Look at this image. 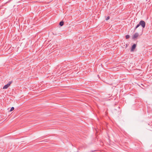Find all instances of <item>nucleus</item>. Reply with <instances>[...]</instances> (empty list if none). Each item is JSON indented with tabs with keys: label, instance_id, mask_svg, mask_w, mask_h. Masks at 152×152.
Wrapping results in <instances>:
<instances>
[{
	"label": "nucleus",
	"instance_id": "nucleus-5",
	"mask_svg": "<svg viewBox=\"0 0 152 152\" xmlns=\"http://www.w3.org/2000/svg\"><path fill=\"white\" fill-rule=\"evenodd\" d=\"M64 25V22L63 21H61L59 23V25L61 26H62Z\"/></svg>",
	"mask_w": 152,
	"mask_h": 152
},
{
	"label": "nucleus",
	"instance_id": "nucleus-10",
	"mask_svg": "<svg viewBox=\"0 0 152 152\" xmlns=\"http://www.w3.org/2000/svg\"><path fill=\"white\" fill-rule=\"evenodd\" d=\"M140 26V25L139 23L137 25V26H136V27H137V28H138V27H139Z\"/></svg>",
	"mask_w": 152,
	"mask_h": 152
},
{
	"label": "nucleus",
	"instance_id": "nucleus-7",
	"mask_svg": "<svg viewBox=\"0 0 152 152\" xmlns=\"http://www.w3.org/2000/svg\"><path fill=\"white\" fill-rule=\"evenodd\" d=\"M14 109V108L13 107H12L10 109V111H12Z\"/></svg>",
	"mask_w": 152,
	"mask_h": 152
},
{
	"label": "nucleus",
	"instance_id": "nucleus-12",
	"mask_svg": "<svg viewBox=\"0 0 152 152\" xmlns=\"http://www.w3.org/2000/svg\"><path fill=\"white\" fill-rule=\"evenodd\" d=\"M92 151V152H94V151Z\"/></svg>",
	"mask_w": 152,
	"mask_h": 152
},
{
	"label": "nucleus",
	"instance_id": "nucleus-11",
	"mask_svg": "<svg viewBox=\"0 0 152 152\" xmlns=\"http://www.w3.org/2000/svg\"><path fill=\"white\" fill-rule=\"evenodd\" d=\"M137 28L136 27H136H135L134 28V31H135L136 30V29H137Z\"/></svg>",
	"mask_w": 152,
	"mask_h": 152
},
{
	"label": "nucleus",
	"instance_id": "nucleus-9",
	"mask_svg": "<svg viewBox=\"0 0 152 152\" xmlns=\"http://www.w3.org/2000/svg\"><path fill=\"white\" fill-rule=\"evenodd\" d=\"M12 83V81H10L9 82L7 83L8 84H9V86H10V85L11 84V83Z\"/></svg>",
	"mask_w": 152,
	"mask_h": 152
},
{
	"label": "nucleus",
	"instance_id": "nucleus-6",
	"mask_svg": "<svg viewBox=\"0 0 152 152\" xmlns=\"http://www.w3.org/2000/svg\"><path fill=\"white\" fill-rule=\"evenodd\" d=\"M129 37V35H126V39H128Z\"/></svg>",
	"mask_w": 152,
	"mask_h": 152
},
{
	"label": "nucleus",
	"instance_id": "nucleus-13",
	"mask_svg": "<svg viewBox=\"0 0 152 152\" xmlns=\"http://www.w3.org/2000/svg\"><path fill=\"white\" fill-rule=\"evenodd\" d=\"M67 68H69L68 67H67Z\"/></svg>",
	"mask_w": 152,
	"mask_h": 152
},
{
	"label": "nucleus",
	"instance_id": "nucleus-8",
	"mask_svg": "<svg viewBox=\"0 0 152 152\" xmlns=\"http://www.w3.org/2000/svg\"><path fill=\"white\" fill-rule=\"evenodd\" d=\"M110 17L109 16H108L106 18V20H108L109 19H110Z\"/></svg>",
	"mask_w": 152,
	"mask_h": 152
},
{
	"label": "nucleus",
	"instance_id": "nucleus-4",
	"mask_svg": "<svg viewBox=\"0 0 152 152\" xmlns=\"http://www.w3.org/2000/svg\"><path fill=\"white\" fill-rule=\"evenodd\" d=\"M9 86V84H7L5 85L3 87V89H7V88Z\"/></svg>",
	"mask_w": 152,
	"mask_h": 152
},
{
	"label": "nucleus",
	"instance_id": "nucleus-3",
	"mask_svg": "<svg viewBox=\"0 0 152 152\" xmlns=\"http://www.w3.org/2000/svg\"><path fill=\"white\" fill-rule=\"evenodd\" d=\"M136 46V44H134L132 45V48H131V51H134V50Z\"/></svg>",
	"mask_w": 152,
	"mask_h": 152
},
{
	"label": "nucleus",
	"instance_id": "nucleus-2",
	"mask_svg": "<svg viewBox=\"0 0 152 152\" xmlns=\"http://www.w3.org/2000/svg\"><path fill=\"white\" fill-rule=\"evenodd\" d=\"M139 35V34L138 33H136L133 35L132 37L133 39H135L137 38Z\"/></svg>",
	"mask_w": 152,
	"mask_h": 152
},
{
	"label": "nucleus",
	"instance_id": "nucleus-1",
	"mask_svg": "<svg viewBox=\"0 0 152 152\" xmlns=\"http://www.w3.org/2000/svg\"><path fill=\"white\" fill-rule=\"evenodd\" d=\"M140 25H141L142 27L144 28L145 27V23L143 20H141L139 23Z\"/></svg>",
	"mask_w": 152,
	"mask_h": 152
}]
</instances>
